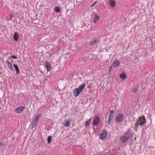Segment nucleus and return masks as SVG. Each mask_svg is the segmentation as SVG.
<instances>
[{
	"mask_svg": "<svg viewBox=\"0 0 155 155\" xmlns=\"http://www.w3.org/2000/svg\"><path fill=\"white\" fill-rule=\"evenodd\" d=\"M146 122V119L144 116L140 117L137 121L135 125L137 126L139 125H143Z\"/></svg>",
	"mask_w": 155,
	"mask_h": 155,
	"instance_id": "nucleus-1",
	"label": "nucleus"
},
{
	"mask_svg": "<svg viewBox=\"0 0 155 155\" xmlns=\"http://www.w3.org/2000/svg\"><path fill=\"white\" fill-rule=\"evenodd\" d=\"M131 135L128 133L121 136L120 138V140L123 143H125L130 138Z\"/></svg>",
	"mask_w": 155,
	"mask_h": 155,
	"instance_id": "nucleus-2",
	"label": "nucleus"
},
{
	"mask_svg": "<svg viewBox=\"0 0 155 155\" xmlns=\"http://www.w3.org/2000/svg\"><path fill=\"white\" fill-rule=\"evenodd\" d=\"M123 115L122 114H121L118 115L116 118L115 120L117 122H122L123 120Z\"/></svg>",
	"mask_w": 155,
	"mask_h": 155,
	"instance_id": "nucleus-3",
	"label": "nucleus"
},
{
	"mask_svg": "<svg viewBox=\"0 0 155 155\" xmlns=\"http://www.w3.org/2000/svg\"><path fill=\"white\" fill-rule=\"evenodd\" d=\"M100 122V119L98 116L95 117L93 121V125L95 126H97Z\"/></svg>",
	"mask_w": 155,
	"mask_h": 155,
	"instance_id": "nucleus-4",
	"label": "nucleus"
},
{
	"mask_svg": "<svg viewBox=\"0 0 155 155\" xmlns=\"http://www.w3.org/2000/svg\"><path fill=\"white\" fill-rule=\"evenodd\" d=\"M100 42V40L99 39H94L90 41V44L91 45L93 46L95 44H98Z\"/></svg>",
	"mask_w": 155,
	"mask_h": 155,
	"instance_id": "nucleus-5",
	"label": "nucleus"
},
{
	"mask_svg": "<svg viewBox=\"0 0 155 155\" xmlns=\"http://www.w3.org/2000/svg\"><path fill=\"white\" fill-rule=\"evenodd\" d=\"M80 93H81V92L77 88H75L73 90V93L75 97L78 96Z\"/></svg>",
	"mask_w": 155,
	"mask_h": 155,
	"instance_id": "nucleus-6",
	"label": "nucleus"
},
{
	"mask_svg": "<svg viewBox=\"0 0 155 155\" xmlns=\"http://www.w3.org/2000/svg\"><path fill=\"white\" fill-rule=\"evenodd\" d=\"M107 133L106 130H104L103 133L101 134L100 136V138L102 140L105 139Z\"/></svg>",
	"mask_w": 155,
	"mask_h": 155,
	"instance_id": "nucleus-7",
	"label": "nucleus"
},
{
	"mask_svg": "<svg viewBox=\"0 0 155 155\" xmlns=\"http://www.w3.org/2000/svg\"><path fill=\"white\" fill-rule=\"evenodd\" d=\"M45 65L48 71H50L51 70V64L48 61H45Z\"/></svg>",
	"mask_w": 155,
	"mask_h": 155,
	"instance_id": "nucleus-8",
	"label": "nucleus"
},
{
	"mask_svg": "<svg viewBox=\"0 0 155 155\" xmlns=\"http://www.w3.org/2000/svg\"><path fill=\"white\" fill-rule=\"evenodd\" d=\"M24 109V107L22 106H20L18 107L15 110L16 113H19L23 111Z\"/></svg>",
	"mask_w": 155,
	"mask_h": 155,
	"instance_id": "nucleus-9",
	"label": "nucleus"
},
{
	"mask_svg": "<svg viewBox=\"0 0 155 155\" xmlns=\"http://www.w3.org/2000/svg\"><path fill=\"white\" fill-rule=\"evenodd\" d=\"M86 86V84L85 83H83L81 85L79 86L78 89L79 91L81 92H83V89Z\"/></svg>",
	"mask_w": 155,
	"mask_h": 155,
	"instance_id": "nucleus-10",
	"label": "nucleus"
},
{
	"mask_svg": "<svg viewBox=\"0 0 155 155\" xmlns=\"http://www.w3.org/2000/svg\"><path fill=\"white\" fill-rule=\"evenodd\" d=\"M120 62L119 61L116 60L113 63V65L115 67H117L120 65Z\"/></svg>",
	"mask_w": 155,
	"mask_h": 155,
	"instance_id": "nucleus-11",
	"label": "nucleus"
},
{
	"mask_svg": "<svg viewBox=\"0 0 155 155\" xmlns=\"http://www.w3.org/2000/svg\"><path fill=\"white\" fill-rule=\"evenodd\" d=\"M109 4L111 7L113 8L115 6L116 3L113 0H110Z\"/></svg>",
	"mask_w": 155,
	"mask_h": 155,
	"instance_id": "nucleus-12",
	"label": "nucleus"
},
{
	"mask_svg": "<svg viewBox=\"0 0 155 155\" xmlns=\"http://www.w3.org/2000/svg\"><path fill=\"white\" fill-rule=\"evenodd\" d=\"M19 37V35L17 34V32H15L13 36V38L15 41H18Z\"/></svg>",
	"mask_w": 155,
	"mask_h": 155,
	"instance_id": "nucleus-13",
	"label": "nucleus"
},
{
	"mask_svg": "<svg viewBox=\"0 0 155 155\" xmlns=\"http://www.w3.org/2000/svg\"><path fill=\"white\" fill-rule=\"evenodd\" d=\"M7 63L9 68L11 70H13V68L12 63L8 61H7Z\"/></svg>",
	"mask_w": 155,
	"mask_h": 155,
	"instance_id": "nucleus-14",
	"label": "nucleus"
},
{
	"mask_svg": "<svg viewBox=\"0 0 155 155\" xmlns=\"http://www.w3.org/2000/svg\"><path fill=\"white\" fill-rule=\"evenodd\" d=\"M13 65L14 68H15V70L16 71V73L17 74H19V70L17 65L14 64Z\"/></svg>",
	"mask_w": 155,
	"mask_h": 155,
	"instance_id": "nucleus-15",
	"label": "nucleus"
},
{
	"mask_svg": "<svg viewBox=\"0 0 155 155\" xmlns=\"http://www.w3.org/2000/svg\"><path fill=\"white\" fill-rule=\"evenodd\" d=\"M126 77V75L125 74L122 73L120 75V78L123 80L125 79Z\"/></svg>",
	"mask_w": 155,
	"mask_h": 155,
	"instance_id": "nucleus-16",
	"label": "nucleus"
},
{
	"mask_svg": "<svg viewBox=\"0 0 155 155\" xmlns=\"http://www.w3.org/2000/svg\"><path fill=\"white\" fill-rule=\"evenodd\" d=\"M92 119V118H91L88 120H87L85 123L84 125L86 127H87L89 126L90 124V121Z\"/></svg>",
	"mask_w": 155,
	"mask_h": 155,
	"instance_id": "nucleus-17",
	"label": "nucleus"
},
{
	"mask_svg": "<svg viewBox=\"0 0 155 155\" xmlns=\"http://www.w3.org/2000/svg\"><path fill=\"white\" fill-rule=\"evenodd\" d=\"M71 122L69 120H67L65 123L64 125L66 127H69L70 125Z\"/></svg>",
	"mask_w": 155,
	"mask_h": 155,
	"instance_id": "nucleus-18",
	"label": "nucleus"
},
{
	"mask_svg": "<svg viewBox=\"0 0 155 155\" xmlns=\"http://www.w3.org/2000/svg\"><path fill=\"white\" fill-rule=\"evenodd\" d=\"M37 122L35 121L34 120L33 121V122L31 127V128L32 129H33L34 127H36L37 124Z\"/></svg>",
	"mask_w": 155,
	"mask_h": 155,
	"instance_id": "nucleus-19",
	"label": "nucleus"
},
{
	"mask_svg": "<svg viewBox=\"0 0 155 155\" xmlns=\"http://www.w3.org/2000/svg\"><path fill=\"white\" fill-rule=\"evenodd\" d=\"M114 111L113 110H112L110 111V113L109 114V115L108 116V118H109L110 119H112V117H113V114L114 113Z\"/></svg>",
	"mask_w": 155,
	"mask_h": 155,
	"instance_id": "nucleus-20",
	"label": "nucleus"
},
{
	"mask_svg": "<svg viewBox=\"0 0 155 155\" xmlns=\"http://www.w3.org/2000/svg\"><path fill=\"white\" fill-rule=\"evenodd\" d=\"M54 11L57 13H58L60 12L59 8L58 7H55L54 9Z\"/></svg>",
	"mask_w": 155,
	"mask_h": 155,
	"instance_id": "nucleus-21",
	"label": "nucleus"
},
{
	"mask_svg": "<svg viewBox=\"0 0 155 155\" xmlns=\"http://www.w3.org/2000/svg\"><path fill=\"white\" fill-rule=\"evenodd\" d=\"M52 140V137L51 136H49L48 137V139H47V142L48 143V144H50L51 141Z\"/></svg>",
	"mask_w": 155,
	"mask_h": 155,
	"instance_id": "nucleus-22",
	"label": "nucleus"
},
{
	"mask_svg": "<svg viewBox=\"0 0 155 155\" xmlns=\"http://www.w3.org/2000/svg\"><path fill=\"white\" fill-rule=\"evenodd\" d=\"M39 115H37L36 116V117L33 120L35 121L38 122V119H39Z\"/></svg>",
	"mask_w": 155,
	"mask_h": 155,
	"instance_id": "nucleus-23",
	"label": "nucleus"
},
{
	"mask_svg": "<svg viewBox=\"0 0 155 155\" xmlns=\"http://www.w3.org/2000/svg\"><path fill=\"white\" fill-rule=\"evenodd\" d=\"M39 115H37L36 116V117L33 120L35 121L38 122V119H39Z\"/></svg>",
	"mask_w": 155,
	"mask_h": 155,
	"instance_id": "nucleus-24",
	"label": "nucleus"
},
{
	"mask_svg": "<svg viewBox=\"0 0 155 155\" xmlns=\"http://www.w3.org/2000/svg\"><path fill=\"white\" fill-rule=\"evenodd\" d=\"M100 17L97 15H95L94 17V19L95 20L97 21L100 19Z\"/></svg>",
	"mask_w": 155,
	"mask_h": 155,
	"instance_id": "nucleus-25",
	"label": "nucleus"
},
{
	"mask_svg": "<svg viewBox=\"0 0 155 155\" xmlns=\"http://www.w3.org/2000/svg\"><path fill=\"white\" fill-rule=\"evenodd\" d=\"M112 119L108 118V120L107 121V124L109 125L110 124V122Z\"/></svg>",
	"mask_w": 155,
	"mask_h": 155,
	"instance_id": "nucleus-26",
	"label": "nucleus"
},
{
	"mask_svg": "<svg viewBox=\"0 0 155 155\" xmlns=\"http://www.w3.org/2000/svg\"><path fill=\"white\" fill-rule=\"evenodd\" d=\"M11 57L14 59H16L17 58L14 55L11 56Z\"/></svg>",
	"mask_w": 155,
	"mask_h": 155,
	"instance_id": "nucleus-27",
	"label": "nucleus"
},
{
	"mask_svg": "<svg viewBox=\"0 0 155 155\" xmlns=\"http://www.w3.org/2000/svg\"><path fill=\"white\" fill-rule=\"evenodd\" d=\"M97 3V2H95L94 3V4H92V5H91L90 7H93L95 5L96 3Z\"/></svg>",
	"mask_w": 155,
	"mask_h": 155,
	"instance_id": "nucleus-28",
	"label": "nucleus"
},
{
	"mask_svg": "<svg viewBox=\"0 0 155 155\" xmlns=\"http://www.w3.org/2000/svg\"><path fill=\"white\" fill-rule=\"evenodd\" d=\"M137 88H135L133 90V91L134 92H135L136 91H137Z\"/></svg>",
	"mask_w": 155,
	"mask_h": 155,
	"instance_id": "nucleus-29",
	"label": "nucleus"
},
{
	"mask_svg": "<svg viewBox=\"0 0 155 155\" xmlns=\"http://www.w3.org/2000/svg\"><path fill=\"white\" fill-rule=\"evenodd\" d=\"M13 17V15H12V14H11L10 15V17L11 18L9 20H10Z\"/></svg>",
	"mask_w": 155,
	"mask_h": 155,
	"instance_id": "nucleus-30",
	"label": "nucleus"
},
{
	"mask_svg": "<svg viewBox=\"0 0 155 155\" xmlns=\"http://www.w3.org/2000/svg\"><path fill=\"white\" fill-rule=\"evenodd\" d=\"M112 67V66H110L109 68V72H110L111 71Z\"/></svg>",
	"mask_w": 155,
	"mask_h": 155,
	"instance_id": "nucleus-31",
	"label": "nucleus"
},
{
	"mask_svg": "<svg viewBox=\"0 0 155 155\" xmlns=\"http://www.w3.org/2000/svg\"><path fill=\"white\" fill-rule=\"evenodd\" d=\"M97 21L95 20L94 19V20L93 22H94V23L96 24V23Z\"/></svg>",
	"mask_w": 155,
	"mask_h": 155,
	"instance_id": "nucleus-32",
	"label": "nucleus"
},
{
	"mask_svg": "<svg viewBox=\"0 0 155 155\" xmlns=\"http://www.w3.org/2000/svg\"><path fill=\"white\" fill-rule=\"evenodd\" d=\"M1 145H4V144L2 143H0V146Z\"/></svg>",
	"mask_w": 155,
	"mask_h": 155,
	"instance_id": "nucleus-33",
	"label": "nucleus"
},
{
	"mask_svg": "<svg viewBox=\"0 0 155 155\" xmlns=\"http://www.w3.org/2000/svg\"><path fill=\"white\" fill-rule=\"evenodd\" d=\"M1 108L0 107V110H1Z\"/></svg>",
	"mask_w": 155,
	"mask_h": 155,
	"instance_id": "nucleus-34",
	"label": "nucleus"
}]
</instances>
